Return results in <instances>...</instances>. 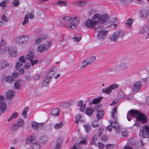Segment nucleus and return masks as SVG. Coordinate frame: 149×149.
Instances as JSON below:
<instances>
[{
    "label": "nucleus",
    "instance_id": "obj_1",
    "mask_svg": "<svg viewBox=\"0 0 149 149\" xmlns=\"http://www.w3.org/2000/svg\"><path fill=\"white\" fill-rule=\"evenodd\" d=\"M135 117L136 120L140 121L142 123H146L147 121V118L145 115L137 110H131L128 112V115H127V118L129 121H130L131 118L129 117V116Z\"/></svg>",
    "mask_w": 149,
    "mask_h": 149
},
{
    "label": "nucleus",
    "instance_id": "obj_2",
    "mask_svg": "<svg viewBox=\"0 0 149 149\" xmlns=\"http://www.w3.org/2000/svg\"><path fill=\"white\" fill-rule=\"evenodd\" d=\"M64 21L65 23L66 26L70 29H74L76 26L79 23V19L77 17H63Z\"/></svg>",
    "mask_w": 149,
    "mask_h": 149
},
{
    "label": "nucleus",
    "instance_id": "obj_3",
    "mask_svg": "<svg viewBox=\"0 0 149 149\" xmlns=\"http://www.w3.org/2000/svg\"><path fill=\"white\" fill-rule=\"evenodd\" d=\"M55 72L53 70H51L46 74L45 75L43 81L41 84V87H47L50 83L52 77L54 75Z\"/></svg>",
    "mask_w": 149,
    "mask_h": 149
},
{
    "label": "nucleus",
    "instance_id": "obj_4",
    "mask_svg": "<svg viewBox=\"0 0 149 149\" xmlns=\"http://www.w3.org/2000/svg\"><path fill=\"white\" fill-rule=\"evenodd\" d=\"M29 146L30 149H40V146L38 141L36 140V137L33 135L29 138Z\"/></svg>",
    "mask_w": 149,
    "mask_h": 149
},
{
    "label": "nucleus",
    "instance_id": "obj_5",
    "mask_svg": "<svg viewBox=\"0 0 149 149\" xmlns=\"http://www.w3.org/2000/svg\"><path fill=\"white\" fill-rule=\"evenodd\" d=\"M117 107H114L112 109V113L111 114V116L115 120V121H114V123L116 124V125H114V124L113 123V122H111V125L114 128L115 130L116 133H120L121 132L120 129L119 127V126L118 125V124L116 121L117 119V116L116 114L117 113Z\"/></svg>",
    "mask_w": 149,
    "mask_h": 149
},
{
    "label": "nucleus",
    "instance_id": "obj_6",
    "mask_svg": "<svg viewBox=\"0 0 149 149\" xmlns=\"http://www.w3.org/2000/svg\"><path fill=\"white\" fill-rule=\"evenodd\" d=\"M139 135L144 138H148L149 136V126L145 125L141 128Z\"/></svg>",
    "mask_w": 149,
    "mask_h": 149
},
{
    "label": "nucleus",
    "instance_id": "obj_7",
    "mask_svg": "<svg viewBox=\"0 0 149 149\" xmlns=\"http://www.w3.org/2000/svg\"><path fill=\"white\" fill-rule=\"evenodd\" d=\"M28 40V37L22 35L19 37L15 38V41L16 43L19 45H22L26 43Z\"/></svg>",
    "mask_w": 149,
    "mask_h": 149
},
{
    "label": "nucleus",
    "instance_id": "obj_8",
    "mask_svg": "<svg viewBox=\"0 0 149 149\" xmlns=\"http://www.w3.org/2000/svg\"><path fill=\"white\" fill-rule=\"evenodd\" d=\"M97 23L92 19H88L86 20L85 22V25L88 28L93 29L95 28Z\"/></svg>",
    "mask_w": 149,
    "mask_h": 149
},
{
    "label": "nucleus",
    "instance_id": "obj_9",
    "mask_svg": "<svg viewBox=\"0 0 149 149\" xmlns=\"http://www.w3.org/2000/svg\"><path fill=\"white\" fill-rule=\"evenodd\" d=\"M120 33L119 31H116L114 32L112 36L109 37V39L112 42H115L117 41L120 35Z\"/></svg>",
    "mask_w": 149,
    "mask_h": 149
},
{
    "label": "nucleus",
    "instance_id": "obj_10",
    "mask_svg": "<svg viewBox=\"0 0 149 149\" xmlns=\"http://www.w3.org/2000/svg\"><path fill=\"white\" fill-rule=\"evenodd\" d=\"M6 44L5 40L2 39L0 45V53L1 54L5 53L6 50Z\"/></svg>",
    "mask_w": 149,
    "mask_h": 149
},
{
    "label": "nucleus",
    "instance_id": "obj_11",
    "mask_svg": "<svg viewBox=\"0 0 149 149\" xmlns=\"http://www.w3.org/2000/svg\"><path fill=\"white\" fill-rule=\"evenodd\" d=\"M149 15V12L147 10L143 9L140 13V17L143 20L146 19Z\"/></svg>",
    "mask_w": 149,
    "mask_h": 149
},
{
    "label": "nucleus",
    "instance_id": "obj_12",
    "mask_svg": "<svg viewBox=\"0 0 149 149\" xmlns=\"http://www.w3.org/2000/svg\"><path fill=\"white\" fill-rule=\"evenodd\" d=\"M8 51H9V53L10 56L13 57L17 56V54L15 48L9 47L8 49Z\"/></svg>",
    "mask_w": 149,
    "mask_h": 149
},
{
    "label": "nucleus",
    "instance_id": "obj_13",
    "mask_svg": "<svg viewBox=\"0 0 149 149\" xmlns=\"http://www.w3.org/2000/svg\"><path fill=\"white\" fill-rule=\"evenodd\" d=\"M108 32V31H102L98 33L97 35V38L100 40H103L106 37Z\"/></svg>",
    "mask_w": 149,
    "mask_h": 149
},
{
    "label": "nucleus",
    "instance_id": "obj_14",
    "mask_svg": "<svg viewBox=\"0 0 149 149\" xmlns=\"http://www.w3.org/2000/svg\"><path fill=\"white\" fill-rule=\"evenodd\" d=\"M2 78L3 79H5L6 81L7 82L9 83H13L14 81V79L12 76H7L6 77V75H3Z\"/></svg>",
    "mask_w": 149,
    "mask_h": 149
},
{
    "label": "nucleus",
    "instance_id": "obj_15",
    "mask_svg": "<svg viewBox=\"0 0 149 149\" xmlns=\"http://www.w3.org/2000/svg\"><path fill=\"white\" fill-rule=\"evenodd\" d=\"M93 29H94L95 31L97 33H99L102 31H105L104 30L103 27L102 25L99 24H96L95 27Z\"/></svg>",
    "mask_w": 149,
    "mask_h": 149
},
{
    "label": "nucleus",
    "instance_id": "obj_16",
    "mask_svg": "<svg viewBox=\"0 0 149 149\" xmlns=\"http://www.w3.org/2000/svg\"><path fill=\"white\" fill-rule=\"evenodd\" d=\"M142 85V83L141 81H138L135 82L133 85V86L135 89H133V91L134 92H138L140 89Z\"/></svg>",
    "mask_w": 149,
    "mask_h": 149
},
{
    "label": "nucleus",
    "instance_id": "obj_17",
    "mask_svg": "<svg viewBox=\"0 0 149 149\" xmlns=\"http://www.w3.org/2000/svg\"><path fill=\"white\" fill-rule=\"evenodd\" d=\"M99 23L101 24H104L108 18V15L106 14H103L100 16Z\"/></svg>",
    "mask_w": 149,
    "mask_h": 149
},
{
    "label": "nucleus",
    "instance_id": "obj_18",
    "mask_svg": "<svg viewBox=\"0 0 149 149\" xmlns=\"http://www.w3.org/2000/svg\"><path fill=\"white\" fill-rule=\"evenodd\" d=\"M47 49L46 46L44 44L39 45L37 48V51L39 53H41L45 51Z\"/></svg>",
    "mask_w": 149,
    "mask_h": 149
},
{
    "label": "nucleus",
    "instance_id": "obj_19",
    "mask_svg": "<svg viewBox=\"0 0 149 149\" xmlns=\"http://www.w3.org/2000/svg\"><path fill=\"white\" fill-rule=\"evenodd\" d=\"M46 38V36L44 35L39 36L35 40V43L36 45L39 44L42 42L43 39H45Z\"/></svg>",
    "mask_w": 149,
    "mask_h": 149
},
{
    "label": "nucleus",
    "instance_id": "obj_20",
    "mask_svg": "<svg viewBox=\"0 0 149 149\" xmlns=\"http://www.w3.org/2000/svg\"><path fill=\"white\" fill-rule=\"evenodd\" d=\"M62 144V139L60 138H58L56 141V146L54 147V149H60Z\"/></svg>",
    "mask_w": 149,
    "mask_h": 149
},
{
    "label": "nucleus",
    "instance_id": "obj_21",
    "mask_svg": "<svg viewBox=\"0 0 149 149\" xmlns=\"http://www.w3.org/2000/svg\"><path fill=\"white\" fill-rule=\"evenodd\" d=\"M117 66L119 71L121 69L123 70H125L128 68L127 64L125 63H121L117 65Z\"/></svg>",
    "mask_w": 149,
    "mask_h": 149
},
{
    "label": "nucleus",
    "instance_id": "obj_22",
    "mask_svg": "<svg viewBox=\"0 0 149 149\" xmlns=\"http://www.w3.org/2000/svg\"><path fill=\"white\" fill-rule=\"evenodd\" d=\"M15 94V92L14 91L10 90L7 92L6 97L10 99L14 96Z\"/></svg>",
    "mask_w": 149,
    "mask_h": 149
},
{
    "label": "nucleus",
    "instance_id": "obj_23",
    "mask_svg": "<svg viewBox=\"0 0 149 149\" xmlns=\"http://www.w3.org/2000/svg\"><path fill=\"white\" fill-rule=\"evenodd\" d=\"M9 16L7 14H4L1 18V22H0V26L2 25V22H7L9 19Z\"/></svg>",
    "mask_w": 149,
    "mask_h": 149
},
{
    "label": "nucleus",
    "instance_id": "obj_24",
    "mask_svg": "<svg viewBox=\"0 0 149 149\" xmlns=\"http://www.w3.org/2000/svg\"><path fill=\"white\" fill-rule=\"evenodd\" d=\"M7 108L6 104L4 102L0 104V110L2 113L5 112Z\"/></svg>",
    "mask_w": 149,
    "mask_h": 149
},
{
    "label": "nucleus",
    "instance_id": "obj_25",
    "mask_svg": "<svg viewBox=\"0 0 149 149\" xmlns=\"http://www.w3.org/2000/svg\"><path fill=\"white\" fill-rule=\"evenodd\" d=\"M20 127L18 125V123H15L11 125V130L12 132H14L19 129Z\"/></svg>",
    "mask_w": 149,
    "mask_h": 149
},
{
    "label": "nucleus",
    "instance_id": "obj_26",
    "mask_svg": "<svg viewBox=\"0 0 149 149\" xmlns=\"http://www.w3.org/2000/svg\"><path fill=\"white\" fill-rule=\"evenodd\" d=\"M104 115V112L102 110L97 111V118L98 119H100L103 117Z\"/></svg>",
    "mask_w": 149,
    "mask_h": 149
},
{
    "label": "nucleus",
    "instance_id": "obj_27",
    "mask_svg": "<svg viewBox=\"0 0 149 149\" xmlns=\"http://www.w3.org/2000/svg\"><path fill=\"white\" fill-rule=\"evenodd\" d=\"M149 30V25L143 26L140 29V32L142 34H143L147 32Z\"/></svg>",
    "mask_w": 149,
    "mask_h": 149
},
{
    "label": "nucleus",
    "instance_id": "obj_28",
    "mask_svg": "<svg viewBox=\"0 0 149 149\" xmlns=\"http://www.w3.org/2000/svg\"><path fill=\"white\" fill-rule=\"evenodd\" d=\"M100 15L97 14L95 15L92 18V19L97 24H99L100 22Z\"/></svg>",
    "mask_w": 149,
    "mask_h": 149
},
{
    "label": "nucleus",
    "instance_id": "obj_29",
    "mask_svg": "<svg viewBox=\"0 0 149 149\" xmlns=\"http://www.w3.org/2000/svg\"><path fill=\"white\" fill-rule=\"evenodd\" d=\"M34 49H32L31 50H30V51L29 52V59H34L35 57V55L34 53Z\"/></svg>",
    "mask_w": 149,
    "mask_h": 149
},
{
    "label": "nucleus",
    "instance_id": "obj_30",
    "mask_svg": "<svg viewBox=\"0 0 149 149\" xmlns=\"http://www.w3.org/2000/svg\"><path fill=\"white\" fill-rule=\"evenodd\" d=\"M134 19L132 18H130L128 19L126 21L125 24L127 25V27L129 29H130L131 27L132 24L133 22Z\"/></svg>",
    "mask_w": 149,
    "mask_h": 149
},
{
    "label": "nucleus",
    "instance_id": "obj_31",
    "mask_svg": "<svg viewBox=\"0 0 149 149\" xmlns=\"http://www.w3.org/2000/svg\"><path fill=\"white\" fill-rule=\"evenodd\" d=\"M93 109L92 107L88 108L86 110V114L89 116H91L93 112Z\"/></svg>",
    "mask_w": 149,
    "mask_h": 149
},
{
    "label": "nucleus",
    "instance_id": "obj_32",
    "mask_svg": "<svg viewBox=\"0 0 149 149\" xmlns=\"http://www.w3.org/2000/svg\"><path fill=\"white\" fill-rule=\"evenodd\" d=\"M63 126V124L62 122L56 124L54 126V128L56 130H58L61 128Z\"/></svg>",
    "mask_w": 149,
    "mask_h": 149
},
{
    "label": "nucleus",
    "instance_id": "obj_33",
    "mask_svg": "<svg viewBox=\"0 0 149 149\" xmlns=\"http://www.w3.org/2000/svg\"><path fill=\"white\" fill-rule=\"evenodd\" d=\"M87 143V140L86 139H82V140L78 143L77 145L79 147H81L82 144H86Z\"/></svg>",
    "mask_w": 149,
    "mask_h": 149
},
{
    "label": "nucleus",
    "instance_id": "obj_34",
    "mask_svg": "<svg viewBox=\"0 0 149 149\" xmlns=\"http://www.w3.org/2000/svg\"><path fill=\"white\" fill-rule=\"evenodd\" d=\"M60 111L58 109L56 108L54 109L52 111L51 113L52 115L58 116L59 114Z\"/></svg>",
    "mask_w": 149,
    "mask_h": 149
},
{
    "label": "nucleus",
    "instance_id": "obj_35",
    "mask_svg": "<svg viewBox=\"0 0 149 149\" xmlns=\"http://www.w3.org/2000/svg\"><path fill=\"white\" fill-rule=\"evenodd\" d=\"M28 111V107H25L23 111L22 114L23 117L26 118L27 116V113Z\"/></svg>",
    "mask_w": 149,
    "mask_h": 149
},
{
    "label": "nucleus",
    "instance_id": "obj_36",
    "mask_svg": "<svg viewBox=\"0 0 149 149\" xmlns=\"http://www.w3.org/2000/svg\"><path fill=\"white\" fill-rule=\"evenodd\" d=\"M81 36L80 34L75 35L74 36L73 40L74 41L78 42L81 40Z\"/></svg>",
    "mask_w": 149,
    "mask_h": 149
},
{
    "label": "nucleus",
    "instance_id": "obj_37",
    "mask_svg": "<svg viewBox=\"0 0 149 149\" xmlns=\"http://www.w3.org/2000/svg\"><path fill=\"white\" fill-rule=\"evenodd\" d=\"M111 91L112 90L109 86L108 87H107L106 88L102 89V92L107 94H110Z\"/></svg>",
    "mask_w": 149,
    "mask_h": 149
},
{
    "label": "nucleus",
    "instance_id": "obj_38",
    "mask_svg": "<svg viewBox=\"0 0 149 149\" xmlns=\"http://www.w3.org/2000/svg\"><path fill=\"white\" fill-rule=\"evenodd\" d=\"M96 59V58L95 56H93L89 58L86 59V61L89 64L93 62Z\"/></svg>",
    "mask_w": 149,
    "mask_h": 149
},
{
    "label": "nucleus",
    "instance_id": "obj_39",
    "mask_svg": "<svg viewBox=\"0 0 149 149\" xmlns=\"http://www.w3.org/2000/svg\"><path fill=\"white\" fill-rule=\"evenodd\" d=\"M76 5L79 6H83L86 4V2L85 1H80L76 2L75 3Z\"/></svg>",
    "mask_w": 149,
    "mask_h": 149
},
{
    "label": "nucleus",
    "instance_id": "obj_40",
    "mask_svg": "<svg viewBox=\"0 0 149 149\" xmlns=\"http://www.w3.org/2000/svg\"><path fill=\"white\" fill-rule=\"evenodd\" d=\"M84 127L85 129V131L87 132H88L91 129V125L88 124L84 125Z\"/></svg>",
    "mask_w": 149,
    "mask_h": 149
},
{
    "label": "nucleus",
    "instance_id": "obj_41",
    "mask_svg": "<svg viewBox=\"0 0 149 149\" xmlns=\"http://www.w3.org/2000/svg\"><path fill=\"white\" fill-rule=\"evenodd\" d=\"M10 3V0H6L3 1L0 3V6L1 7H3L5 6L6 4H8Z\"/></svg>",
    "mask_w": 149,
    "mask_h": 149
},
{
    "label": "nucleus",
    "instance_id": "obj_42",
    "mask_svg": "<svg viewBox=\"0 0 149 149\" xmlns=\"http://www.w3.org/2000/svg\"><path fill=\"white\" fill-rule=\"evenodd\" d=\"M56 4L61 7L67 5L66 2L65 1H58L56 3Z\"/></svg>",
    "mask_w": 149,
    "mask_h": 149
},
{
    "label": "nucleus",
    "instance_id": "obj_43",
    "mask_svg": "<svg viewBox=\"0 0 149 149\" xmlns=\"http://www.w3.org/2000/svg\"><path fill=\"white\" fill-rule=\"evenodd\" d=\"M102 99V97H97L93 99L92 101V103L93 104H95L100 102Z\"/></svg>",
    "mask_w": 149,
    "mask_h": 149
},
{
    "label": "nucleus",
    "instance_id": "obj_44",
    "mask_svg": "<svg viewBox=\"0 0 149 149\" xmlns=\"http://www.w3.org/2000/svg\"><path fill=\"white\" fill-rule=\"evenodd\" d=\"M20 81L18 80L15 82L14 84L15 86L17 89H19L20 86Z\"/></svg>",
    "mask_w": 149,
    "mask_h": 149
},
{
    "label": "nucleus",
    "instance_id": "obj_45",
    "mask_svg": "<svg viewBox=\"0 0 149 149\" xmlns=\"http://www.w3.org/2000/svg\"><path fill=\"white\" fill-rule=\"evenodd\" d=\"M17 123H18V125L20 127V126H23L24 123V120L22 118H19L18 120V121Z\"/></svg>",
    "mask_w": 149,
    "mask_h": 149
},
{
    "label": "nucleus",
    "instance_id": "obj_46",
    "mask_svg": "<svg viewBox=\"0 0 149 149\" xmlns=\"http://www.w3.org/2000/svg\"><path fill=\"white\" fill-rule=\"evenodd\" d=\"M32 127L34 129L37 130L38 129V123L36 122H33L32 123Z\"/></svg>",
    "mask_w": 149,
    "mask_h": 149
},
{
    "label": "nucleus",
    "instance_id": "obj_47",
    "mask_svg": "<svg viewBox=\"0 0 149 149\" xmlns=\"http://www.w3.org/2000/svg\"><path fill=\"white\" fill-rule=\"evenodd\" d=\"M109 70L110 72H117L119 71L117 65L114 67L111 68L109 69Z\"/></svg>",
    "mask_w": 149,
    "mask_h": 149
},
{
    "label": "nucleus",
    "instance_id": "obj_48",
    "mask_svg": "<svg viewBox=\"0 0 149 149\" xmlns=\"http://www.w3.org/2000/svg\"><path fill=\"white\" fill-rule=\"evenodd\" d=\"M89 64V63H88V62L86 61V60L82 63V65L81 67V68H83Z\"/></svg>",
    "mask_w": 149,
    "mask_h": 149
},
{
    "label": "nucleus",
    "instance_id": "obj_49",
    "mask_svg": "<svg viewBox=\"0 0 149 149\" xmlns=\"http://www.w3.org/2000/svg\"><path fill=\"white\" fill-rule=\"evenodd\" d=\"M119 86V85L116 84H114L110 85L109 87L111 88V90H112V89L118 88Z\"/></svg>",
    "mask_w": 149,
    "mask_h": 149
},
{
    "label": "nucleus",
    "instance_id": "obj_50",
    "mask_svg": "<svg viewBox=\"0 0 149 149\" xmlns=\"http://www.w3.org/2000/svg\"><path fill=\"white\" fill-rule=\"evenodd\" d=\"M92 126L93 127H97L99 126L97 121L96 120L93 122L92 124Z\"/></svg>",
    "mask_w": 149,
    "mask_h": 149
},
{
    "label": "nucleus",
    "instance_id": "obj_51",
    "mask_svg": "<svg viewBox=\"0 0 149 149\" xmlns=\"http://www.w3.org/2000/svg\"><path fill=\"white\" fill-rule=\"evenodd\" d=\"M33 59H31L29 60L32 66L36 64L38 61V60H33Z\"/></svg>",
    "mask_w": 149,
    "mask_h": 149
},
{
    "label": "nucleus",
    "instance_id": "obj_52",
    "mask_svg": "<svg viewBox=\"0 0 149 149\" xmlns=\"http://www.w3.org/2000/svg\"><path fill=\"white\" fill-rule=\"evenodd\" d=\"M19 62L20 63H24L25 62V57L24 56H20L19 58Z\"/></svg>",
    "mask_w": 149,
    "mask_h": 149
},
{
    "label": "nucleus",
    "instance_id": "obj_53",
    "mask_svg": "<svg viewBox=\"0 0 149 149\" xmlns=\"http://www.w3.org/2000/svg\"><path fill=\"white\" fill-rule=\"evenodd\" d=\"M23 65V63L19 62H17L16 64L15 68L16 69H19Z\"/></svg>",
    "mask_w": 149,
    "mask_h": 149
},
{
    "label": "nucleus",
    "instance_id": "obj_54",
    "mask_svg": "<svg viewBox=\"0 0 149 149\" xmlns=\"http://www.w3.org/2000/svg\"><path fill=\"white\" fill-rule=\"evenodd\" d=\"M28 22V16L27 15H26L24 17V21L22 23V24L23 25H24L25 24L27 23Z\"/></svg>",
    "mask_w": 149,
    "mask_h": 149
},
{
    "label": "nucleus",
    "instance_id": "obj_55",
    "mask_svg": "<svg viewBox=\"0 0 149 149\" xmlns=\"http://www.w3.org/2000/svg\"><path fill=\"white\" fill-rule=\"evenodd\" d=\"M122 3L124 4H128L131 3L132 0H121Z\"/></svg>",
    "mask_w": 149,
    "mask_h": 149
},
{
    "label": "nucleus",
    "instance_id": "obj_56",
    "mask_svg": "<svg viewBox=\"0 0 149 149\" xmlns=\"http://www.w3.org/2000/svg\"><path fill=\"white\" fill-rule=\"evenodd\" d=\"M47 140V139L46 136H43L41 137L40 141L41 143H45Z\"/></svg>",
    "mask_w": 149,
    "mask_h": 149
},
{
    "label": "nucleus",
    "instance_id": "obj_57",
    "mask_svg": "<svg viewBox=\"0 0 149 149\" xmlns=\"http://www.w3.org/2000/svg\"><path fill=\"white\" fill-rule=\"evenodd\" d=\"M114 147V146L112 144H108L106 145L105 148L106 149H109L113 148Z\"/></svg>",
    "mask_w": 149,
    "mask_h": 149
},
{
    "label": "nucleus",
    "instance_id": "obj_58",
    "mask_svg": "<svg viewBox=\"0 0 149 149\" xmlns=\"http://www.w3.org/2000/svg\"><path fill=\"white\" fill-rule=\"evenodd\" d=\"M19 4L18 0H15L12 3V5L15 7L17 6Z\"/></svg>",
    "mask_w": 149,
    "mask_h": 149
},
{
    "label": "nucleus",
    "instance_id": "obj_59",
    "mask_svg": "<svg viewBox=\"0 0 149 149\" xmlns=\"http://www.w3.org/2000/svg\"><path fill=\"white\" fill-rule=\"evenodd\" d=\"M34 15L33 14V12L29 13V19H32L34 17Z\"/></svg>",
    "mask_w": 149,
    "mask_h": 149
},
{
    "label": "nucleus",
    "instance_id": "obj_60",
    "mask_svg": "<svg viewBox=\"0 0 149 149\" xmlns=\"http://www.w3.org/2000/svg\"><path fill=\"white\" fill-rule=\"evenodd\" d=\"M121 134L123 136L127 137L128 136V133L127 131H124L122 132Z\"/></svg>",
    "mask_w": 149,
    "mask_h": 149
},
{
    "label": "nucleus",
    "instance_id": "obj_61",
    "mask_svg": "<svg viewBox=\"0 0 149 149\" xmlns=\"http://www.w3.org/2000/svg\"><path fill=\"white\" fill-rule=\"evenodd\" d=\"M18 115V113L17 112H15L13 113L11 116L14 119L16 118Z\"/></svg>",
    "mask_w": 149,
    "mask_h": 149
},
{
    "label": "nucleus",
    "instance_id": "obj_62",
    "mask_svg": "<svg viewBox=\"0 0 149 149\" xmlns=\"http://www.w3.org/2000/svg\"><path fill=\"white\" fill-rule=\"evenodd\" d=\"M40 77V75L39 74H37L33 76V78L35 80H38Z\"/></svg>",
    "mask_w": 149,
    "mask_h": 149
},
{
    "label": "nucleus",
    "instance_id": "obj_63",
    "mask_svg": "<svg viewBox=\"0 0 149 149\" xmlns=\"http://www.w3.org/2000/svg\"><path fill=\"white\" fill-rule=\"evenodd\" d=\"M124 94L122 92H120L118 93V96L119 98H122L124 97Z\"/></svg>",
    "mask_w": 149,
    "mask_h": 149
},
{
    "label": "nucleus",
    "instance_id": "obj_64",
    "mask_svg": "<svg viewBox=\"0 0 149 149\" xmlns=\"http://www.w3.org/2000/svg\"><path fill=\"white\" fill-rule=\"evenodd\" d=\"M75 118L76 120H78L81 121V116L80 114H78L75 116Z\"/></svg>",
    "mask_w": 149,
    "mask_h": 149
}]
</instances>
